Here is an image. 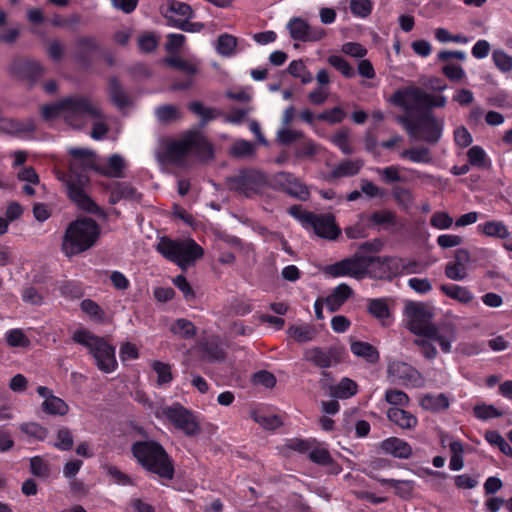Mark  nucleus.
<instances>
[{
    "mask_svg": "<svg viewBox=\"0 0 512 512\" xmlns=\"http://www.w3.org/2000/svg\"><path fill=\"white\" fill-rule=\"evenodd\" d=\"M54 446L61 451H69L73 447L72 432L67 427H62L57 432V442Z\"/></svg>",
    "mask_w": 512,
    "mask_h": 512,
    "instance_id": "60",
    "label": "nucleus"
},
{
    "mask_svg": "<svg viewBox=\"0 0 512 512\" xmlns=\"http://www.w3.org/2000/svg\"><path fill=\"white\" fill-rule=\"evenodd\" d=\"M39 396L44 398L41 410L48 415L64 416L69 411L67 403L53 394V391L46 386H38L36 389Z\"/></svg>",
    "mask_w": 512,
    "mask_h": 512,
    "instance_id": "19",
    "label": "nucleus"
},
{
    "mask_svg": "<svg viewBox=\"0 0 512 512\" xmlns=\"http://www.w3.org/2000/svg\"><path fill=\"white\" fill-rule=\"evenodd\" d=\"M473 415L475 418L487 421L489 419L498 418L504 415V412L498 410L495 406L482 403L473 407Z\"/></svg>",
    "mask_w": 512,
    "mask_h": 512,
    "instance_id": "45",
    "label": "nucleus"
},
{
    "mask_svg": "<svg viewBox=\"0 0 512 512\" xmlns=\"http://www.w3.org/2000/svg\"><path fill=\"white\" fill-rule=\"evenodd\" d=\"M59 291L63 297L69 299H79L84 294L82 285L76 281L63 282L59 287Z\"/></svg>",
    "mask_w": 512,
    "mask_h": 512,
    "instance_id": "54",
    "label": "nucleus"
},
{
    "mask_svg": "<svg viewBox=\"0 0 512 512\" xmlns=\"http://www.w3.org/2000/svg\"><path fill=\"white\" fill-rule=\"evenodd\" d=\"M367 223L369 227H392L397 223L396 214L390 210H376L367 216Z\"/></svg>",
    "mask_w": 512,
    "mask_h": 512,
    "instance_id": "34",
    "label": "nucleus"
},
{
    "mask_svg": "<svg viewBox=\"0 0 512 512\" xmlns=\"http://www.w3.org/2000/svg\"><path fill=\"white\" fill-rule=\"evenodd\" d=\"M327 61L345 77L351 78L355 75L354 68L343 57L339 55H330Z\"/></svg>",
    "mask_w": 512,
    "mask_h": 512,
    "instance_id": "56",
    "label": "nucleus"
},
{
    "mask_svg": "<svg viewBox=\"0 0 512 512\" xmlns=\"http://www.w3.org/2000/svg\"><path fill=\"white\" fill-rule=\"evenodd\" d=\"M467 54L460 50H442L438 52L437 59L442 62V73L451 81L459 82L466 76L465 70L460 64L455 63L453 60L460 62L465 61Z\"/></svg>",
    "mask_w": 512,
    "mask_h": 512,
    "instance_id": "14",
    "label": "nucleus"
},
{
    "mask_svg": "<svg viewBox=\"0 0 512 512\" xmlns=\"http://www.w3.org/2000/svg\"><path fill=\"white\" fill-rule=\"evenodd\" d=\"M5 340L10 347L27 348L30 346V340L20 328H13L5 333Z\"/></svg>",
    "mask_w": 512,
    "mask_h": 512,
    "instance_id": "44",
    "label": "nucleus"
},
{
    "mask_svg": "<svg viewBox=\"0 0 512 512\" xmlns=\"http://www.w3.org/2000/svg\"><path fill=\"white\" fill-rule=\"evenodd\" d=\"M188 155L200 162H209L215 157L212 142L200 128L184 131L179 139L169 141L163 150V158L171 164H182Z\"/></svg>",
    "mask_w": 512,
    "mask_h": 512,
    "instance_id": "4",
    "label": "nucleus"
},
{
    "mask_svg": "<svg viewBox=\"0 0 512 512\" xmlns=\"http://www.w3.org/2000/svg\"><path fill=\"white\" fill-rule=\"evenodd\" d=\"M70 156L68 171L64 174L63 180L66 186L72 184H88L89 171L97 167L94 164V153L86 148H69Z\"/></svg>",
    "mask_w": 512,
    "mask_h": 512,
    "instance_id": "9",
    "label": "nucleus"
},
{
    "mask_svg": "<svg viewBox=\"0 0 512 512\" xmlns=\"http://www.w3.org/2000/svg\"><path fill=\"white\" fill-rule=\"evenodd\" d=\"M392 106L401 109L402 115L396 117L415 139L436 144L441 136L443 124L433 115L434 108H442L446 98H388Z\"/></svg>",
    "mask_w": 512,
    "mask_h": 512,
    "instance_id": "1",
    "label": "nucleus"
},
{
    "mask_svg": "<svg viewBox=\"0 0 512 512\" xmlns=\"http://www.w3.org/2000/svg\"><path fill=\"white\" fill-rule=\"evenodd\" d=\"M186 37L183 34L171 33L167 35V42L165 45L166 51L171 55H178L184 48Z\"/></svg>",
    "mask_w": 512,
    "mask_h": 512,
    "instance_id": "59",
    "label": "nucleus"
},
{
    "mask_svg": "<svg viewBox=\"0 0 512 512\" xmlns=\"http://www.w3.org/2000/svg\"><path fill=\"white\" fill-rule=\"evenodd\" d=\"M378 483L382 486L389 485L395 489L396 494L400 496H404L408 494L411 490L410 481L406 480H396V479H386L381 477H373Z\"/></svg>",
    "mask_w": 512,
    "mask_h": 512,
    "instance_id": "57",
    "label": "nucleus"
},
{
    "mask_svg": "<svg viewBox=\"0 0 512 512\" xmlns=\"http://www.w3.org/2000/svg\"><path fill=\"white\" fill-rule=\"evenodd\" d=\"M87 184H72L67 186L69 199L74 202L79 209L96 215L105 216L104 210L85 192L84 187Z\"/></svg>",
    "mask_w": 512,
    "mask_h": 512,
    "instance_id": "17",
    "label": "nucleus"
},
{
    "mask_svg": "<svg viewBox=\"0 0 512 512\" xmlns=\"http://www.w3.org/2000/svg\"><path fill=\"white\" fill-rule=\"evenodd\" d=\"M400 156L401 158L408 159L413 163L429 164L432 162L429 148L423 146L406 149L400 154Z\"/></svg>",
    "mask_w": 512,
    "mask_h": 512,
    "instance_id": "39",
    "label": "nucleus"
},
{
    "mask_svg": "<svg viewBox=\"0 0 512 512\" xmlns=\"http://www.w3.org/2000/svg\"><path fill=\"white\" fill-rule=\"evenodd\" d=\"M449 449L452 453L449 468L452 471H459L464 467L463 452L464 446L460 440H453L449 443Z\"/></svg>",
    "mask_w": 512,
    "mask_h": 512,
    "instance_id": "41",
    "label": "nucleus"
},
{
    "mask_svg": "<svg viewBox=\"0 0 512 512\" xmlns=\"http://www.w3.org/2000/svg\"><path fill=\"white\" fill-rule=\"evenodd\" d=\"M30 472L36 477L46 479L49 477L51 469L43 458L34 456L30 459Z\"/></svg>",
    "mask_w": 512,
    "mask_h": 512,
    "instance_id": "55",
    "label": "nucleus"
},
{
    "mask_svg": "<svg viewBox=\"0 0 512 512\" xmlns=\"http://www.w3.org/2000/svg\"><path fill=\"white\" fill-rule=\"evenodd\" d=\"M288 72L293 77L299 78L304 84L310 83L313 79L303 60H293L288 66Z\"/></svg>",
    "mask_w": 512,
    "mask_h": 512,
    "instance_id": "48",
    "label": "nucleus"
},
{
    "mask_svg": "<svg viewBox=\"0 0 512 512\" xmlns=\"http://www.w3.org/2000/svg\"><path fill=\"white\" fill-rule=\"evenodd\" d=\"M405 268L403 258L386 256V269L389 274V280L405 274Z\"/></svg>",
    "mask_w": 512,
    "mask_h": 512,
    "instance_id": "61",
    "label": "nucleus"
},
{
    "mask_svg": "<svg viewBox=\"0 0 512 512\" xmlns=\"http://www.w3.org/2000/svg\"><path fill=\"white\" fill-rule=\"evenodd\" d=\"M345 350L339 346L312 347L304 352V359L322 369V376L330 373L326 369L336 367L344 360Z\"/></svg>",
    "mask_w": 512,
    "mask_h": 512,
    "instance_id": "12",
    "label": "nucleus"
},
{
    "mask_svg": "<svg viewBox=\"0 0 512 512\" xmlns=\"http://www.w3.org/2000/svg\"><path fill=\"white\" fill-rule=\"evenodd\" d=\"M267 182L266 175L254 168L240 169L237 174L226 178L228 189L246 198L259 194Z\"/></svg>",
    "mask_w": 512,
    "mask_h": 512,
    "instance_id": "10",
    "label": "nucleus"
},
{
    "mask_svg": "<svg viewBox=\"0 0 512 512\" xmlns=\"http://www.w3.org/2000/svg\"><path fill=\"white\" fill-rule=\"evenodd\" d=\"M492 60L495 66L502 72H509L512 69V56L508 55L503 50H494L492 53Z\"/></svg>",
    "mask_w": 512,
    "mask_h": 512,
    "instance_id": "63",
    "label": "nucleus"
},
{
    "mask_svg": "<svg viewBox=\"0 0 512 512\" xmlns=\"http://www.w3.org/2000/svg\"><path fill=\"white\" fill-rule=\"evenodd\" d=\"M171 332L175 335H179L182 338L190 339L196 335L195 325L184 318L177 319L170 328Z\"/></svg>",
    "mask_w": 512,
    "mask_h": 512,
    "instance_id": "43",
    "label": "nucleus"
},
{
    "mask_svg": "<svg viewBox=\"0 0 512 512\" xmlns=\"http://www.w3.org/2000/svg\"><path fill=\"white\" fill-rule=\"evenodd\" d=\"M131 452L139 465L160 478L172 480L175 475L174 462L165 448L155 440L136 441Z\"/></svg>",
    "mask_w": 512,
    "mask_h": 512,
    "instance_id": "5",
    "label": "nucleus"
},
{
    "mask_svg": "<svg viewBox=\"0 0 512 512\" xmlns=\"http://www.w3.org/2000/svg\"><path fill=\"white\" fill-rule=\"evenodd\" d=\"M356 393V382L347 377L342 378L338 384L330 387V395L336 399H348Z\"/></svg>",
    "mask_w": 512,
    "mask_h": 512,
    "instance_id": "33",
    "label": "nucleus"
},
{
    "mask_svg": "<svg viewBox=\"0 0 512 512\" xmlns=\"http://www.w3.org/2000/svg\"><path fill=\"white\" fill-rule=\"evenodd\" d=\"M366 303L368 314L375 319L384 321L385 319L390 318L391 311L387 298H368Z\"/></svg>",
    "mask_w": 512,
    "mask_h": 512,
    "instance_id": "31",
    "label": "nucleus"
},
{
    "mask_svg": "<svg viewBox=\"0 0 512 512\" xmlns=\"http://www.w3.org/2000/svg\"><path fill=\"white\" fill-rule=\"evenodd\" d=\"M124 168L125 163L123 158L118 154H113L108 158L106 166H97L95 171L105 177L121 178Z\"/></svg>",
    "mask_w": 512,
    "mask_h": 512,
    "instance_id": "29",
    "label": "nucleus"
},
{
    "mask_svg": "<svg viewBox=\"0 0 512 512\" xmlns=\"http://www.w3.org/2000/svg\"><path fill=\"white\" fill-rule=\"evenodd\" d=\"M36 130L33 119L19 120L13 118H2L0 120V131L13 136H19L24 133H32Z\"/></svg>",
    "mask_w": 512,
    "mask_h": 512,
    "instance_id": "22",
    "label": "nucleus"
},
{
    "mask_svg": "<svg viewBox=\"0 0 512 512\" xmlns=\"http://www.w3.org/2000/svg\"><path fill=\"white\" fill-rule=\"evenodd\" d=\"M166 62L188 75H194L199 71L200 61L195 57H190L189 59L182 58L179 55H171L166 59Z\"/></svg>",
    "mask_w": 512,
    "mask_h": 512,
    "instance_id": "32",
    "label": "nucleus"
},
{
    "mask_svg": "<svg viewBox=\"0 0 512 512\" xmlns=\"http://www.w3.org/2000/svg\"><path fill=\"white\" fill-rule=\"evenodd\" d=\"M156 250L167 260L186 268L203 254V248L193 239L187 241L173 240L167 236L160 238Z\"/></svg>",
    "mask_w": 512,
    "mask_h": 512,
    "instance_id": "8",
    "label": "nucleus"
},
{
    "mask_svg": "<svg viewBox=\"0 0 512 512\" xmlns=\"http://www.w3.org/2000/svg\"><path fill=\"white\" fill-rule=\"evenodd\" d=\"M350 350L355 356L363 358L369 364H376L380 359L377 348L368 342L353 341Z\"/></svg>",
    "mask_w": 512,
    "mask_h": 512,
    "instance_id": "28",
    "label": "nucleus"
},
{
    "mask_svg": "<svg viewBox=\"0 0 512 512\" xmlns=\"http://www.w3.org/2000/svg\"><path fill=\"white\" fill-rule=\"evenodd\" d=\"M486 157L487 155L485 150L478 145L472 146L467 152L469 164L478 168L485 167Z\"/></svg>",
    "mask_w": 512,
    "mask_h": 512,
    "instance_id": "62",
    "label": "nucleus"
},
{
    "mask_svg": "<svg viewBox=\"0 0 512 512\" xmlns=\"http://www.w3.org/2000/svg\"><path fill=\"white\" fill-rule=\"evenodd\" d=\"M385 400L394 407H405L410 402L409 396L398 389H388L385 392Z\"/></svg>",
    "mask_w": 512,
    "mask_h": 512,
    "instance_id": "58",
    "label": "nucleus"
},
{
    "mask_svg": "<svg viewBox=\"0 0 512 512\" xmlns=\"http://www.w3.org/2000/svg\"><path fill=\"white\" fill-rule=\"evenodd\" d=\"M72 340L88 349L100 371L112 373L117 369L115 347L103 337L93 334L88 329L80 328L73 333Z\"/></svg>",
    "mask_w": 512,
    "mask_h": 512,
    "instance_id": "7",
    "label": "nucleus"
},
{
    "mask_svg": "<svg viewBox=\"0 0 512 512\" xmlns=\"http://www.w3.org/2000/svg\"><path fill=\"white\" fill-rule=\"evenodd\" d=\"M361 163L353 160L342 161L334 170L336 177H350L359 173L361 169Z\"/></svg>",
    "mask_w": 512,
    "mask_h": 512,
    "instance_id": "53",
    "label": "nucleus"
},
{
    "mask_svg": "<svg viewBox=\"0 0 512 512\" xmlns=\"http://www.w3.org/2000/svg\"><path fill=\"white\" fill-rule=\"evenodd\" d=\"M311 221L308 229L312 228L314 233L323 239L336 240L341 234L340 227L336 224L335 216L331 213L315 214L309 216Z\"/></svg>",
    "mask_w": 512,
    "mask_h": 512,
    "instance_id": "16",
    "label": "nucleus"
},
{
    "mask_svg": "<svg viewBox=\"0 0 512 512\" xmlns=\"http://www.w3.org/2000/svg\"><path fill=\"white\" fill-rule=\"evenodd\" d=\"M309 459L321 466H331L335 463L330 452L326 448L314 447L309 452Z\"/></svg>",
    "mask_w": 512,
    "mask_h": 512,
    "instance_id": "52",
    "label": "nucleus"
},
{
    "mask_svg": "<svg viewBox=\"0 0 512 512\" xmlns=\"http://www.w3.org/2000/svg\"><path fill=\"white\" fill-rule=\"evenodd\" d=\"M137 196L138 192L131 184L118 182L111 192V201L115 204L122 199L134 200Z\"/></svg>",
    "mask_w": 512,
    "mask_h": 512,
    "instance_id": "38",
    "label": "nucleus"
},
{
    "mask_svg": "<svg viewBox=\"0 0 512 512\" xmlns=\"http://www.w3.org/2000/svg\"><path fill=\"white\" fill-rule=\"evenodd\" d=\"M189 109L191 112H193L201 118L200 128L205 127L209 121L213 120L216 117L215 112L212 108L205 107L202 103L197 101L190 103Z\"/></svg>",
    "mask_w": 512,
    "mask_h": 512,
    "instance_id": "50",
    "label": "nucleus"
},
{
    "mask_svg": "<svg viewBox=\"0 0 512 512\" xmlns=\"http://www.w3.org/2000/svg\"><path fill=\"white\" fill-rule=\"evenodd\" d=\"M199 350L201 358L211 363L222 362L226 358V352L217 339H209L202 342L199 345Z\"/></svg>",
    "mask_w": 512,
    "mask_h": 512,
    "instance_id": "25",
    "label": "nucleus"
},
{
    "mask_svg": "<svg viewBox=\"0 0 512 512\" xmlns=\"http://www.w3.org/2000/svg\"><path fill=\"white\" fill-rule=\"evenodd\" d=\"M373 10L371 0H350V11L354 17L365 19Z\"/></svg>",
    "mask_w": 512,
    "mask_h": 512,
    "instance_id": "51",
    "label": "nucleus"
},
{
    "mask_svg": "<svg viewBox=\"0 0 512 512\" xmlns=\"http://www.w3.org/2000/svg\"><path fill=\"white\" fill-rule=\"evenodd\" d=\"M288 335L299 343L314 339L315 331L310 325H291L287 330Z\"/></svg>",
    "mask_w": 512,
    "mask_h": 512,
    "instance_id": "40",
    "label": "nucleus"
},
{
    "mask_svg": "<svg viewBox=\"0 0 512 512\" xmlns=\"http://www.w3.org/2000/svg\"><path fill=\"white\" fill-rule=\"evenodd\" d=\"M238 40L230 34H222L218 37L216 51L224 57H231L237 52Z\"/></svg>",
    "mask_w": 512,
    "mask_h": 512,
    "instance_id": "37",
    "label": "nucleus"
},
{
    "mask_svg": "<svg viewBox=\"0 0 512 512\" xmlns=\"http://www.w3.org/2000/svg\"><path fill=\"white\" fill-rule=\"evenodd\" d=\"M161 13L172 27L174 21L188 20L193 15L190 5L177 0H170L163 5L161 7Z\"/></svg>",
    "mask_w": 512,
    "mask_h": 512,
    "instance_id": "20",
    "label": "nucleus"
},
{
    "mask_svg": "<svg viewBox=\"0 0 512 512\" xmlns=\"http://www.w3.org/2000/svg\"><path fill=\"white\" fill-rule=\"evenodd\" d=\"M420 406L424 410L437 413L449 408V399L443 393L437 395L427 393L421 398Z\"/></svg>",
    "mask_w": 512,
    "mask_h": 512,
    "instance_id": "30",
    "label": "nucleus"
},
{
    "mask_svg": "<svg viewBox=\"0 0 512 512\" xmlns=\"http://www.w3.org/2000/svg\"><path fill=\"white\" fill-rule=\"evenodd\" d=\"M255 146L252 142L244 139L236 140L230 147L229 153L235 158H245L253 155Z\"/></svg>",
    "mask_w": 512,
    "mask_h": 512,
    "instance_id": "46",
    "label": "nucleus"
},
{
    "mask_svg": "<svg viewBox=\"0 0 512 512\" xmlns=\"http://www.w3.org/2000/svg\"><path fill=\"white\" fill-rule=\"evenodd\" d=\"M101 233L99 224L92 218L83 217L72 221L64 234L63 250L66 255H77L95 245Z\"/></svg>",
    "mask_w": 512,
    "mask_h": 512,
    "instance_id": "6",
    "label": "nucleus"
},
{
    "mask_svg": "<svg viewBox=\"0 0 512 512\" xmlns=\"http://www.w3.org/2000/svg\"><path fill=\"white\" fill-rule=\"evenodd\" d=\"M387 418L401 429L412 430L418 424L417 417L411 412L399 407H391L387 410Z\"/></svg>",
    "mask_w": 512,
    "mask_h": 512,
    "instance_id": "23",
    "label": "nucleus"
},
{
    "mask_svg": "<svg viewBox=\"0 0 512 512\" xmlns=\"http://www.w3.org/2000/svg\"><path fill=\"white\" fill-rule=\"evenodd\" d=\"M352 288L341 283L325 298V304L330 312L338 311L341 306L352 296Z\"/></svg>",
    "mask_w": 512,
    "mask_h": 512,
    "instance_id": "24",
    "label": "nucleus"
},
{
    "mask_svg": "<svg viewBox=\"0 0 512 512\" xmlns=\"http://www.w3.org/2000/svg\"><path fill=\"white\" fill-rule=\"evenodd\" d=\"M156 416L166 418L188 437H194L201 431L198 416L178 402L162 407L159 412H156Z\"/></svg>",
    "mask_w": 512,
    "mask_h": 512,
    "instance_id": "11",
    "label": "nucleus"
},
{
    "mask_svg": "<svg viewBox=\"0 0 512 512\" xmlns=\"http://www.w3.org/2000/svg\"><path fill=\"white\" fill-rule=\"evenodd\" d=\"M402 168L397 165H390L383 168H375L376 173L379 175L380 180L385 184H392L396 182H407V178L400 174Z\"/></svg>",
    "mask_w": 512,
    "mask_h": 512,
    "instance_id": "36",
    "label": "nucleus"
},
{
    "mask_svg": "<svg viewBox=\"0 0 512 512\" xmlns=\"http://www.w3.org/2000/svg\"><path fill=\"white\" fill-rule=\"evenodd\" d=\"M365 256L354 255L324 267V273L333 277H351L362 280L366 277Z\"/></svg>",
    "mask_w": 512,
    "mask_h": 512,
    "instance_id": "13",
    "label": "nucleus"
},
{
    "mask_svg": "<svg viewBox=\"0 0 512 512\" xmlns=\"http://www.w3.org/2000/svg\"><path fill=\"white\" fill-rule=\"evenodd\" d=\"M388 373L405 386L418 387L423 380L421 374L414 367L401 361L389 364Z\"/></svg>",
    "mask_w": 512,
    "mask_h": 512,
    "instance_id": "18",
    "label": "nucleus"
},
{
    "mask_svg": "<svg viewBox=\"0 0 512 512\" xmlns=\"http://www.w3.org/2000/svg\"><path fill=\"white\" fill-rule=\"evenodd\" d=\"M440 290L449 298L463 304L470 303L474 298L473 294L466 287L456 284H442Z\"/></svg>",
    "mask_w": 512,
    "mask_h": 512,
    "instance_id": "35",
    "label": "nucleus"
},
{
    "mask_svg": "<svg viewBox=\"0 0 512 512\" xmlns=\"http://www.w3.org/2000/svg\"><path fill=\"white\" fill-rule=\"evenodd\" d=\"M20 430L28 437L37 441H44L48 435L47 428L36 422L22 423Z\"/></svg>",
    "mask_w": 512,
    "mask_h": 512,
    "instance_id": "47",
    "label": "nucleus"
},
{
    "mask_svg": "<svg viewBox=\"0 0 512 512\" xmlns=\"http://www.w3.org/2000/svg\"><path fill=\"white\" fill-rule=\"evenodd\" d=\"M479 233L492 238L507 239L511 233L503 221L490 220L477 226Z\"/></svg>",
    "mask_w": 512,
    "mask_h": 512,
    "instance_id": "27",
    "label": "nucleus"
},
{
    "mask_svg": "<svg viewBox=\"0 0 512 512\" xmlns=\"http://www.w3.org/2000/svg\"><path fill=\"white\" fill-rule=\"evenodd\" d=\"M290 36L301 42H316L323 39L326 35L325 30L321 27L310 26L302 18H292L288 24Z\"/></svg>",
    "mask_w": 512,
    "mask_h": 512,
    "instance_id": "15",
    "label": "nucleus"
},
{
    "mask_svg": "<svg viewBox=\"0 0 512 512\" xmlns=\"http://www.w3.org/2000/svg\"><path fill=\"white\" fill-rule=\"evenodd\" d=\"M81 310L89 315L96 322H102L105 319V312L98 303L91 299H84L80 303Z\"/></svg>",
    "mask_w": 512,
    "mask_h": 512,
    "instance_id": "49",
    "label": "nucleus"
},
{
    "mask_svg": "<svg viewBox=\"0 0 512 512\" xmlns=\"http://www.w3.org/2000/svg\"><path fill=\"white\" fill-rule=\"evenodd\" d=\"M405 314L408 319L407 327L411 333L437 341L445 354L451 352V344L456 340V328L452 323H432L433 313L421 302H408Z\"/></svg>",
    "mask_w": 512,
    "mask_h": 512,
    "instance_id": "3",
    "label": "nucleus"
},
{
    "mask_svg": "<svg viewBox=\"0 0 512 512\" xmlns=\"http://www.w3.org/2000/svg\"><path fill=\"white\" fill-rule=\"evenodd\" d=\"M380 448L386 454H391L395 458L409 459L412 456V447L403 439L398 437H389L383 440Z\"/></svg>",
    "mask_w": 512,
    "mask_h": 512,
    "instance_id": "21",
    "label": "nucleus"
},
{
    "mask_svg": "<svg viewBox=\"0 0 512 512\" xmlns=\"http://www.w3.org/2000/svg\"><path fill=\"white\" fill-rule=\"evenodd\" d=\"M366 261V276L379 279L389 280V274L386 269V256H365Z\"/></svg>",
    "mask_w": 512,
    "mask_h": 512,
    "instance_id": "26",
    "label": "nucleus"
},
{
    "mask_svg": "<svg viewBox=\"0 0 512 512\" xmlns=\"http://www.w3.org/2000/svg\"><path fill=\"white\" fill-rule=\"evenodd\" d=\"M453 224V218L444 211L434 212L430 218V225L439 230L449 229Z\"/></svg>",
    "mask_w": 512,
    "mask_h": 512,
    "instance_id": "64",
    "label": "nucleus"
},
{
    "mask_svg": "<svg viewBox=\"0 0 512 512\" xmlns=\"http://www.w3.org/2000/svg\"><path fill=\"white\" fill-rule=\"evenodd\" d=\"M484 438L490 445L497 446L504 455L512 457V447L498 431L487 430Z\"/></svg>",
    "mask_w": 512,
    "mask_h": 512,
    "instance_id": "42",
    "label": "nucleus"
},
{
    "mask_svg": "<svg viewBox=\"0 0 512 512\" xmlns=\"http://www.w3.org/2000/svg\"><path fill=\"white\" fill-rule=\"evenodd\" d=\"M41 116L47 122L63 119L66 124L78 129L93 121L91 137L95 140L102 139L109 130L103 121V112L90 98H61L55 103L43 105Z\"/></svg>",
    "mask_w": 512,
    "mask_h": 512,
    "instance_id": "2",
    "label": "nucleus"
}]
</instances>
